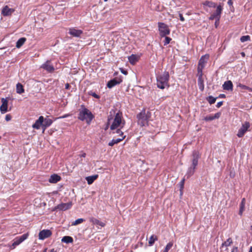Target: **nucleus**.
<instances>
[{"label": "nucleus", "mask_w": 252, "mask_h": 252, "mask_svg": "<svg viewBox=\"0 0 252 252\" xmlns=\"http://www.w3.org/2000/svg\"><path fill=\"white\" fill-rule=\"evenodd\" d=\"M126 136H122V138H117L116 139H113L111 141H110L109 143H108V145L109 146H114L115 144H118V143L121 142L125 138Z\"/></svg>", "instance_id": "aec40b11"}, {"label": "nucleus", "mask_w": 252, "mask_h": 252, "mask_svg": "<svg viewBox=\"0 0 252 252\" xmlns=\"http://www.w3.org/2000/svg\"><path fill=\"white\" fill-rule=\"evenodd\" d=\"M94 118L92 112L86 108L84 105L81 106L78 114V119L81 121L86 120L87 123L89 124Z\"/></svg>", "instance_id": "f257e3e1"}, {"label": "nucleus", "mask_w": 252, "mask_h": 252, "mask_svg": "<svg viewBox=\"0 0 252 252\" xmlns=\"http://www.w3.org/2000/svg\"><path fill=\"white\" fill-rule=\"evenodd\" d=\"M184 183H185V179H184L182 180V181L179 183V186H180V190L181 193L182 192V190L184 188Z\"/></svg>", "instance_id": "a19ab883"}, {"label": "nucleus", "mask_w": 252, "mask_h": 252, "mask_svg": "<svg viewBox=\"0 0 252 252\" xmlns=\"http://www.w3.org/2000/svg\"><path fill=\"white\" fill-rule=\"evenodd\" d=\"M85 220L84 219H82V218L78 219L76 220L73 221L72 222L71 225H77L78 224H79L83 222L84 221H85Z\"/></svg>", "instance_id": "2f4dec72"}, {"label": "nucleus", "mask_w": 252, "mask_h": 252, "mask_svg": "<svg viewBox=\"0 0 252 252\" xmlns=\"http://www.w3.org/2000/svg\"><path fill=\"white\" fill-rule=\"evenodd\" d=\"M219 23V21H217V20H216V22L215 23V26L216 28H217Z\"/></svg>", "instance_id": "5fc2aeb1"}, {"label": "nucleus", "mask_w": 252, "mask_h": 252, "mask_svg": "<svg viewBox=\"0 0 252 252\" xmlns=\"http://www.w3.org/2000/svg\"><path fill=\"white\" fill-rule=\"evenodd\" d=\"M86 153H84L82 155H80L81 157L85 158L86 157Z\"/></svg>", "instance_id": "bf43d9fd"}, {"label": "nucleus", "mask_w": 252, "mask_h": 252, "mask_svg": "<svg viewBox=\"0 0 252 252\" xmlns=\"http://www.w3.org/2000/svg\"><path fill=\"white\" fill-rule=\"evenodd\" d=\"M217 98V97H214L212 95H210L206 98V100L210 104H212L215 102Z\"/></svg>", "instance_id": "c85d7f7f"}, {"label": "nucleus", "mask_w": 252, "mask_h": 252, "mask_svg": "<svg viewBox=\"0 0 252 252\" xmlns=\"http://www.w3.org/2000/svg\"><path fill=\"white\" fill-rule=\"evenodd\" d=\"M220 116V113H217L213 116L214 119H218Z\"/></svg>", "instance_id": "a18cd8bd"}, {"label": "nucleus", "mask_w": 252, "mask_h": 252, "mask_svg": "<svg viewBox=\"0 0 252 252\" xmlns=\"http://www.w3.org/2000/svg\"><path fill=\"white\" fill-rule=\"evenodd\" d=\"M158 30L161 37L169 34L170 32L167 25L163 23H158Z\"/></svg>", "instance_id": "423d86ee"}, {"label": "nucleus", "mask_w": 252, "mask_h": 252, "mask_svg": "<svg viewBox=\"0 0 252 252\" xmlns=\"http://www.w3.org/2000/svg\"><path fill=\"white\" fill-rule=\"evenodd\" d=\"M22 242L20 241V240L19 239L18 237L16 238L13 241V243H12V246L13 247V249L15 248V247L18 245H19L20 244H21Z\"/></svg>", "instance_id": "473e14b6"}, {"label": "nucleus", "mask_w": 252, "mask_h": 252, "mask_svg": "<svg viewBox=\"0 0 252 252\" xmlns=\"http://www.w3.org/2000/svg\"><path fill=\"white\" fill-rule=\"evenodd\" d=\"M223 90L227 91L233 90V84L230 80L225 81L222 85Z\"/></svg>", "instance_id": "dca6fc26"}, {"label": "nucleus", "mask_w": 252, "mask_h": 252, "mask_svg": "<svg viewBox=\"0 0 252 252\" xmlns=\"http://www.w3.org/2000/svg\"><path fill=\"white\" fill-rule=\"evenodd\" d=\"M70 85L68 84V83H66L65 84V89H69V88H70Z\"/></svg>", "instance_id": "4d7b16f0"}, {"label": "nucleus", "mask_w": 252, "mask_h": 252, "mask_svg": "<svg viewBox=\"0 0 252 252\" xmlns=\"http://www.w3.org/2000/svg\"><path fill=\"white\" fill-rule=\"evenodd\" d=\"M61 179V178L60 176L57 174H53L52 175L49 179V182L51 183H56L58 181H59Z\"/></svg>", "instance_id": "f3484780"}, {"label": "nucleus", "mask_w": 252, "mask_h": 252, "mask_svg": "<svg viewBox=\"0 0 252 252\" xmlns=\"http://www.w3.org/2000/svg\"><path fill=\"white\" fill-rule=\"evenodd\" d=\"M237 87L241 88L242 89L247 90L250 92H252V88H251L248 86H247L246 85H243L241 83L238 84L237 85Z\"/></svg>", "instance_id": "7c9ffc66"}, {"label": "nucleus", "mask_w": 252, "mask_h": 252, "mask_svg": "<svg viewBox=\"0 0 252 252\" xmlns=\"http://www.w3.org/2000/svg\"><path fill=\"white\" fill-rule=\"evenodd\" d=\"M204 120L206 121H211L214 119L213 116H208L205 117Z\"/></svg>", "instance_id": "c03bdc74"}, {"label": "nucleus", "mask_w": 252, "mask_h": 252, "mask_svg": "<svg viewBox=\"0 0 252 252\" xmlns=\"http://www.w3.org/2000/svg\"><path fill=\"white\" fill-rule=\"evenodd\" d=\"M24 91L25 90L23 85L21 83H18L16 85V93L19 94H21L23 93Z\"/></svg>", "instance_id": "4be33fe9"}, {"label": "nucleus", "mask_w": 252, "mask_h": 252, "mask_svg": "<svg viewBox=\"0 0 252 252\" xmlns=\"http://www.w3.org/2000/svg\"><path fill=\"white\" fill-rule=\"evenodd\" d=\"M83 33L82 31L75 29H69L68 33L74 37H79Z\"/></svg>", "instance_id": "ddd939ff"}, {"label": "nucleus", "mask_w": 252, "mask_h": 252, "mask_svg": "<svg viewBox=\"0 0 252 252\" xmlns=\"http://www.w3.org/2000/svg\"><path fill=\"white\" fill-rule=\"evenodd\" d=\"M232 243V240L231 238H229L226 241L222 244V247L226 246L227 247L230 246Z\"/></svg>", "instance_id": "f704fd0d"}, {"label": "nucleus", "mask_w": 252, "mask_h": 252, "mask_svg": "<svg viewBox=\"0 0 252 252\" xmlns=\"http://www.w3.org/2000/svg\"><path fill=\"white\" fill-rule=\"evenodd\" d=\"M249 252H252V246L251 247Z\"/></svg>", "instance_id": "680f3d73"}, {"label": "nucleus", "mask_w": 252, "mask_h": 252, "mask_svg": "<svg viewBox=\"0 0 252 252\" xmlns=\"http://www.w3.org/2000/svg\"><path fill=\"white\" fill-rule=\"evenodd\" d=\"M165 37V40L164 41V45H166L168 44H169L171 40V38L168 36H164Z\"/></svg>", "instance_id": "37998d69"}, {"label": "nucleus", "mask_w": 252, "mask_h": 252, "mask_svg": "<svg viewBox=\"0 0 252 252\" xmlns=\"http://www.w3.org/2000/svg\"><path fill=\"white\" fill-rule=\"evenodd\" d=\"M214 19L217 20V18H216V16L214 14H212L209 17V20H213Z\"/></svg>", "instance_id": "09e8293b"}, {"label": "nucleus", "mask_w": 252, "mask_h": 252, "mask_svg": "<svg viewBox=\"0 0 252 252\" xmlns=\"http://www.w3.org/2000/svg\"><path fill=\"white\" fill-rule=\"evenodd\" d=\"M63 206V203H61V204H60V207H62V206Z\"/></svg>", "instance_id": "338daca9"}, {"label": "nucleus", "mask_w": 252, "mask_h": 252, "mask_svg": "<svg viewBox=\"0 0 252 252\" xmlns=\"http://www.w3.org/2000/svg\"><path fill=\"white\" fill-rule=\"evenodd\" d=\"M204 67H202V66L197 67V76L198 78H202L203 76V73H202V70Z\"/></svg>", "instance_id": "c9c22d12"}, {"label": "nucleus", "mask_w": 252, "mask_h": 252, "mask_svg": "<svg viewBox=\"0 0 252 252\" xmlns=\"http://www.w3.org/2000/svg\"><path fill=\"white\" fill-rule=\"evenodd\" d=\"M122 114L121 112H118L116 114L113 122L110 126V129L111 130H114L117 129L119 126L123 127L125 125V121H122Z\"/></svg>", "instance_id": "39448f33"}, {"label": "nucleus", "mask_w": 252, "mask_h": 252, "mask_svg": "<svg viewBox=\"0 0 252 252\" xmlns=\"http://www.w3.org/2000/svg\"><path fill=\"white\" fill-rule=\"evenodd\" d=\"M219 98H225V95L224 94H220L219 96Z\"/></svg>", "instance_id": "6e6d98bb"}, {"label": "nucleus", "mask_w": 252, "mask_h": 252, "mask_svg": "<svg viewBox=\"0 0 252 252\" xmlns=\"http://www.w3.org/2000/svg\"><path fill=\"white\" fill-rule=\"evenodd\" d=\"M250 127V124L249 122H245L244 123L241 127L239 129L238 132L237 134V136L241 138L244 136L245 133L247 131L250 130L249 129Z\"/></svg>", "instance_id": "0eeeda50"}, {"label": "nucleus", "mask_w": 252, "mask_h": 252, "mask_svg": "<svg viewBox=\"0 0 252 252\" xmlns=\"http://www.w3.org/2000/svg\"><path fill=\"white\" fill-rule=\"evenodd\" d=\"M200 158L199 152L194 151L192 153V163L189 168L187 175L188 177L192 176L195 171V169L198 164V159Z\"/></svg>", "instance_id": "20e7f679"}, {"label": "nucleus", "mask_w": 252, "mask_h": 252, "mask_svg": "<svg viewBox=\"0 0 252 252\" xmlns=\"http://www.w3.org/2000/svg\"><path fill=\"white\" fill-rule=\"evenodd\" d=\"M73 238L71 236H64V243H70L73 242Z\"/></svg>", "instance_id": "72a5a7b5"}, {"label": "nucleus", "mask_w": 252, "mask_h": 252, "mask_svg": "<svg viewBox=\"0 0 252 252\" xmlns=\"http://www.w3.org/2000/svg\"><path fill=\"white\" fill-rule=\"evenodd\" d=\"M151 116V112L147 111V112L145 110H142L137 115L138 119V124L142 126H145L148 124Z\"/></svg>", "instance_id": "7ed1b4c3"}, {"label": "nucleus", "mask_w": 252, "mask_h": 252, "mask_svg": "<svg viewBox=\"0 0 252 252\" xmlns=\"http://www.w3.org/2000/svg\"><path fill=\"white\" fill-rule=\"evenodd\" d=\"M98 224L101 225V226H104V224H103V223L102 222H99Z\"/></svg>", "instance_id": "052dcab7"}, {"label": "nucleus", "mask_w": 252, "mask_h": 252, "mask_svg": "<svg viewBox=\"0 0 252 252\" xmlns=\"http://www.w3.org/2000/svg\"><path fill=\"white\" fill-rule=\"evenodd\" d=\"M209 58V55L207 54L202 56L199 61L198 66L204 67L205 64L207 63Z\"/></svg>", "instance_id": "4468645a"}, {"label": "nucleus", "mask_w": 252, "mask_h": 252, "mask_svg": "<svg viewBox=\"0 0 252 252\" xmlns=\"http://www.w3.org/2000/svg\"><path fill=\"white\" fill-rule=\"evenodd\" d=\"M173 245V241H171L169 242L166 246L164 250H163V252H168L169 250L172 247Z\"/></svg>", "instance_id": "c756f323"}, {"label": "nucleus", "mask_w": 252, "mask_h": 252, "mask_svg": "<svg viewBox=\"0 0 252 252\" xmlns=\"http://www.w3.org/2000/svg\"><path fill=\"white\" fill-rule=\"evenodd\" d=\"M41 67L49 72H51L54 70L53 65L51 64V62L49 61H47L44 63H43L41 65Z\"/></svg>", "instance_id": "9d476101"}, {"label": "nucleus", "mask_w": 252, "mask_h": 252, "mask_svg": "<svg viewBox=\"0 0 252 252\" xmlns=\"http://www.w3.org/2000/svg\"><path fill=\"white\" fill-rule=\"evenodd\" d=\"M46 251H47V249H45L44 250L43 252H46Z\"/></svg>", "instance_id": "69168bd1"}, {"label": "nucleus", "mask_w": 252, "mask_h": 252, "mask_svg": "<svg viewBox=\"0 0 252 252\" xmlns=\"http://www.w3.org/2000/svg\"><path fill=\"white\" fill-rule=\"evenodd\" d=\"M222 104H223V101L219 102H218L216 106L218 108H220L222 105Z\"/></svg>", "instance_id": "3c124183"}, {"label": "nucleus", "mask_w": 252, "mask_h": 252, "mask_svg": "<svg viewBox=\"0 0 252 252\" xmlns=\"http://www.w3.org/2000/svg\"><path fill=\"white\" fill-rule=\"evenodd\" d=\"M222 10V8L221 5H219L217 7V9L213 14L216 16L217 21H220V15Z\"/></svg>", "instance_id": "a211bd4d"}, {"label": "nucleus", "mask_w": 252, "mask_h": 252, "mask_svg": "<svg viewBox=\"0 0 252 252\" xmlns=\"http://www.w3.org/2000/svg\"><path fill=\"white\" fill-rule=\"evenodd\" d=\"M26 38L25 37H21L16 42V47L18 48H20L25 42Z\"/></svg>", "instance_id": "5701e85b"}, {"label": "nucleus", "mask_w": 252, "mask_h": 252, "mask_svg": "<svg viewBox=\"0 0 252 252\" xmlns=\"http://www.w3.org/2000/svg\"><path fill=\"white\" fill-rule=\"evenodd\" d=\"M14 11L12 8H10L8 6L6 5L3 7L1 10V14L3 16H8L11 15V14Z\"/></svg>", "instance_id": "9b49d317"}, {"label": "nucleus", "mask_w": 252, "mask_h": 252, "mask_svg": "<svg viewBox=\"0 0 252 252\" xmlns=\"http://www.w3.org/2000/svg\"><path fill=\"white\" fill-rule=\"evenodd\" d=\"M251 37L249 35H244L241 37L240 41L242 42H244L247 41H250Z\"/></svg>", "instance_id": "e433bc0d"}, {"label": "nucleus", "mask_w": 252, "mask_h": 252, "mask_svg": "<svg viewBox=\"0 0 252 252\" xmlns=\"http://www.w3.org/2000/svg\"><path fill=\"white\" fill-rule=\"evenodd\" d=\"M204 6H207L209 7H215L216 6V3L212 1L206 0L203 3Z\"/></svg>", "instance_id": "a878e982"}, {"label": "nucleus", "mask_w": 252, "mask_h": 252, "mask_svg": "<svg viewBox=\"0 0 252 252\" xmlns=\"http://www.w3.org/2000/svg\"><path fill=\"white\" fill-rule=\"evenodd\" d=\"M128 60L131 64H134L138 61V57L137 56L132 54L128 57Z\"/></svg>", "instance_id": "412c9836"}, {"label": "nucleus", "mask_w": 252, "mask_h": 252, "mask_svg": "<svg viewBox=\"0 0 252 252\" xmlns=\"http://www.w3.org/2000/svg\"><path fill=\"white\" fill-rule=\"evenodd\" d=\"M52 123V121L50 119H43V126L45 127L49 126Z\"/></svg>", "instance_id": "cd10ccee"}, {"label": "nucleus", "mask_w": 252, "mask_h": 252, "mask_svg": "<svg viewBox=\"0 0 252 252\" xmlns=\"http://www.w3.org/2000/svg\"><path fill=\"white\" fill-rule=\"evenodd\" d=\"M123 81L122 78L120 77H116L113 79L110 80L108 82L107 86L109 88H112L115 86L120 84Z\"/></svg>", "instance_id": "6e6552de"}, {"label": "nucleus", "mask_w": 252, "mask_h": 252, "mask_svg": "<svg viewBox=\"0 0 252 252\" xmlns=\"http://www.w3.org/2000/svg\"><path fill=\"white\" fill-rule=\"evenodd\" d=\"M50 252H55V251H54V249H52V250H51L50 251Z\"/></svg>", "instance_id": "0e129e2a"}, {"label": "nucleus", "mask_w": 252, "mask_h": 252, "mask_svg": "<svg viewBox=\"0 0 252 252\" xmlns=\"http://www.w3.org/2000/svg\"><path fill=\"white\" fill-rule=\"evenodd\" d=\"M28 237V234H24L22 235L19 237V239L20 240V241L21 242H23L24 240H25Z\"/></svg>", "instance_id": "4c0bfd02"}, {"label": "nucleus", "mask_w": 252, "mask_h": 252, "mask_svg": "<svg viewBox=\"0 0 252 252\" xmlns=\"http://www.w3.org/2000/svg\"><path fill=\"white\" fill-rule=\"evenodd\" d=\"M231 252H238V247H233Z\"/></svg>", "instance_id": "864d4df0"}, {"label": "nucleus", "mask_w": 252, "mask_h": 252, "mask_svg": "<svg viewBox=\"0 0 252 252\" xmlns=\"http://www.w3.org/2000/svg\"><path fill=\"white\" fill-rule=\"evenodd\" d=\"M227 3L229 5H231L232 4V0H228L227 2Z\"/></svg>", "instance_id": "13d9d810"}, {"label": "nucleus", "mask_w": 252, "mask_h": 252, "mask_svg": "<svg viewBox=\"0 0 252 252\" xmlns=\"http://www.w3.org/2000/svg\"><path fill=\"white\" fill-rule=\"evenodd\" d=\"M72 205V204L71 202H69L67 203H64V211L69 209L71 207Z\"/></svg>", "instance_id": "ea45409f"}, {"label": "nucleus", "mask_w": 252, "mask_h": 252, "mask_svg": "<svg viewBox=\"0 0 252 252\" xmlns=\"http://www.w3.org/2000/svg\"><path fill=\"white\" fill-rule=\"evenodd\" d=\"M158 240V237L155 235H152L149 239L148 243L149 245L151 246L154 245L156 241Z\"/></svg>", "instance_id": "393cba45"}, {"label": "nucleus", "mask_w": 252, "mask_h": 252, "mask_svg": "<svg viewBox=\"0 0 252 252\" xmlns=\"http://www.w3.org/2000/svg\"><path fill=\"white\" fill-rule=\"evenodd\" d=\"M52 235V232L48 229H43L40 231L38 234L39 239L44 240Z\"/></svg>", "instance_id": "1a4fd4ad"}, {"label": "nucleus", "mask_w": 252, "mask_h": 252, "mask_svg": "<svg viewBox=\"0 0 252 252\" xmlns=\"http://www.w3.org/2000/svg\"><path fill=\"white\" fill-rule=\"evenodd\" d=\"M115 132L119 134L120 136H123L124 134V133L120 130V129H117Z\"/></svg>", "instance_id": "49530a36"}, {"label": "nucleus", "mask_w": 252, "mask_h": 252, "mask_svg": "<svg viewBox=\"0 0 252 252\" xmlns=\"http://www.w3.org/2000/svg\"><path fill=\"white\" fill-rule=\"evenodd\" d=\"M98 177V175H94L86 177V180L89 185L92 184Z\"/></svg>", "instance_id": "6ab92c4d"}, {"label": "nucleus", "mask_w": 252, "mask_h": 252, "mask_svg": "<svg viewBox=\"0 0 252 252\" xmlns=\"http://www.w3.org/2000/svg\"><path fill=\"white\" fill-rule=\"evenodd\" d=\"M241 55L243 57H245V54L244 52L241 53Z\"/></svg>", "instance_id": "e2e57ef3"}, {"label": "nucleus", "mask_w": 252, "mask_h": 252, "mask_svg": "<svg viewBox=\"0 0 252 252\" xmlns=\"http://www.w3.org/2000/svg\"><path fill=\"white\" fill-rule=\"evenodd\" d=\"M2 104L0 107V110L2 113H4L7 111L8 101L6 99L2 98L1 99Z\"/></svg>", "instance_id": "2eb2a0df"}, {"label": "nucleus", "mask_w": 252, "mask_h": 252, "mask_svg": "<svg viewBox=\"0 0 252 252\" xmlns=\"http://www.w3.org/2000/svg\"><path fill=\"white\" fill-rule=\"evenodd\" d=\"M11 120V116L9 115H6L5 116V120L9 121Z\"/></svg>", "instance_id": "8fccbe9b"}, {"label": "nucleus", "mask_w": 252, "mask_h": 252, "mask_svg": "<svg viewBox=\"0 0 252 252\" xmlns=\"http://www.w3.org/2000/svg\"><path fill=\"white\" fill-rule=\"evenodd\" d=\"M179 17H180V19L181 21L183 22L185 21V19L182 14L179 13Z\"/></svg>", "instance_id": "603ef678"}, {"label": "nucleus", "mask_w": 252, "mask_h": 252, "mask_svg": "<svg viewBox=\"0 0 252 252\" xmlns=\"http://www.w3.org/2000/svg\"><path fill=\"white\" fill-rule=\"evenodd\" d=\"M61 242H63V238L61 239Z\"/></svg>", "instance_id": "774afa93"}, {"label": "nucleus", "mask_w": 252, "mask_h": 252, "mask_svg": "<svg viewBox=\"0 0 252 252\" xmlns=\"http://www.w3.org/2000/svg\"><path fill=\"white\" fill-rule=\"evenodd\" d=\"M90 220L94 224H98L99 223V221L97 219L94 218H90Z\"/></svg>", "instance_id": "79ce46f5"}, {"label": "nucleus", "mask_w": 252, "mask_h": 252, "mask_svg": "<svg viewBox=\"0 0 252 252\" xmlns=\"http://www.w3.org/2000/svg\"><path fill=\"white\" fill-rule=\"evenodd\" d=\"M44 118L43 116H40L33 124L32 127L34 129H38L41 126H43Z\"/></svg>", "instance_id": "f8f14e48"}, {"label": "nucleus", "mask_w": 252, "mask_h": 252, "mask_svg": "<svg viewBox=\"0 0 252 252\" xmlns=\"http://www.w3.org/2000/svg\"><path fill=\"white\" fill-rule=\"evenodd\" d=\"M198 85L199 89L203 91L204 89V81L203 78H198Z\"/></svg>", "instance_id": "bb28decb"}, {"label": "nucleus", "mask_w": 252, "mask_h": 252, "mask_svg": "<svg viewBox=\"0 0 252 252\" xmlns=\"http://www.w3.org/2000/svg\"><path fill=\"white\" fill-rule=\"evenodd\" d=\"M245 205V199L244 198L242 199L241 204H240V210H239V214L240 215H242L243 211H244Z\"/></svg>", "instance_id": "b1692460"}, {"label": "nucleus", "mask_w": 252, "mask_h": 252, "mask_svg": "<svg viewBox=\"0 0 252 252\" xmlns=\"http://www.w3.org/2000/svg\"><path fill=\"white\" fill-rule=\"evenodd\" d=\"M88 94L90 95H92L93 97H94L95 98L99 99L100 98V96L96 94H95L94 92H93V91H91L88 92Z\"/></svg>", "instance_id": "58836bf2"}, {"label": "nucleus", "mask_w": 252, "mask_h": 252, "mask_svg": "<svg viewBox=\"0 0 252 252\" xmlns=\"http://www.w3.org/2000/svg\"><path fill=\"white\" fill-rule=\"evenodd\" d=\"M169 78L168 72L164 71L157 77V86L158 88L164 89L166 86H169L168 83Z\"/></svg>", "instance_id": "f03ea898"}, {"label": "nucleus", "mask_w": 252, "mask_h": 252, "mask_svg": "<svg viewBox=\"0 0 252 252\" xmlns=\"http://www.w3.org/2000/svg\"><path fill=\"white\" fill-rule=\"evenodd\" d=\"M120 70H121V72L124 75H126L128 73L127 71L126 70H125L124 69H123V68H120Z\"/></svg>", "instance_id": "de8ad7c7"}]
</instances>
